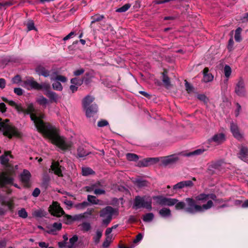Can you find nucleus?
I'll use <instances>...</instances> for the list:
<instances>
[{
    "mask_svg": "<svg viewBox=\"0 0 248 248\" xmlns=\"http://www.w3.org/2000/svg\"><path fill=\"white\" fill-rule=\"evenodd\" d=\"M2 100L14 107L18 112L30 114V117L37 130L48 138L51 142L62 151L70 149L72 142L63 136H61L59 129L55 126L45 123L42 119L44 114L36 110L32 104H29L26 109H24L21 104H17L12 100H9L5 97H2Z\"/></svg>",
    "mask_w": 248,
    "mask_h": 248,
    "instance_id": "nucleus-1",
    "label": "nucleus"
},
{
    "mask_svg": "<svg viewBox=\"0 0 248 248\" xmlns=\"http://www.w3.org/2000/svg\"><path fill=\"white\" fill-rule=\"evenodd\" d=\"M197 201H201L202 202L207 201L206 204L202 206L198 205L195 201L192 198H188L186 199V207L185 208V211L190 214H195L197 212H202L210 209L213 206V200L217 203L223 202L221 199H217V197L214 194H201L196 197Z\"/></svg>",
    "mask_w": 248,
    "mask_h": 248,
    "instance_id": "nucleus-2",
    "label": "nucleus"
},
{
    "mask_svg": "<svg viewBox=\"0 0 248 248\" xmlns=\"http://www.w3.org/2000/svg\"><path fill=\"white\" fill-rule=\"evenodd\" d=\"M94 98L91 95L86 96L83 100L82 105L87 117H93L98 111L96 104L93 103Z\"/></svg>",
    "mask_w": 248,
    "mask_h": 248,
    "instance_id": "nucleus-3",
    "label": "nucleus"
},
{
    "mask_svg": "<svg viewBox=\"0 0 248 248\" xmlns=\"http://www.w3.org/2000/svg\"><path fill=\"white\" fill-rule=\"evenodd\" d=\"M118 215V210L111 206H108L100 211V217L102 218V224L107 226L110 222L114 215Z\"/></svg>",
    "mask_w": 248,
    "mask_h": 248,
    "instance_id": "nucleus-4",
    "label": "nucleus"
},
{
    "mask_svg": "<svg viewBox=\"0 0 248 248\" xmlns=\"http://www.w3.org/2000/svg\"><path fill=\"white\" fill-rule=\"evenodd\" d=\"M0 130L3 131L5 136L9 138L13 137H18L19 135L17 129L10 124L9 120L8 119L0 122Z\"/></svg>",
    "mask_w": 248,
    "mask_h": 248,
    "instance_id": "nucleus-5",
    "label": "nucleus"
},
{
    "mask_svg": "<svg viewBox=\"0 0 248 248\" xmlns=\"http://www.w3.org/2000/svg\"><path fill=\"white\" fill-rule=\"evenodd\" d=\"M152 198L150 196H136L134 200L133 207L136 209L145 208L150 211L152 209Z\"/></svg>",
    "mask_w": 248,
    "mask_h": 248,
    "instance_id": "nucleus-6",
    "label": "nucleus"
},
{
    "mask_svg": "<svg viewBox=\"0 0 248 248\" xmlns=\"http://www.w3.org/2000/svg\"><path fill=\"white\" fill-rule=\"evenodd\" d=\"M153 199L155 201L156 204L162 206H172L178 202L176 199L166 198L162 196H154Z\"/></svg>",
    "mask_w": 248,
    "mask_h": 248,
    "instance_id": "nucleus-7",
    "label": "nucleus"
},
{
    "mask_svg": "<svg viewBox=\"0 0 248 248\" xmlns=\"http://www.w3.org/2000/svg\"><path fill=\"white\" fill-rule=\"evenodd\" d=\"M161 165L163 166H168L176 163L178 160V157L175 155H170L159 159Z\"/></svg>",
    "mask_w": 248,
    "mask_h": 248,
    "instance_id": "nucleus-8",
    "label": "nucleus"
},
{
    "mask_svg": "<svg viewBox=\"0 0 248 248\" xmlns=\"http://www.w3.org/2000/svg\"><path fill=\"white\" fill-rule=\"evenodd\" d=\"M49 211L52 215L56 217H61L64 212L57 202H53L49 207Z\"/></svg>",
    "mask_w": 248,
    "mask_h": 248,
    "instance_id": "nucleus-9",
    "label": "nucleus"
},
{
    "mask_svg": "<svg viewBox=\"0 0 248 248\" xmlns=\"http://www.w3.org/2000/svg\"><path fill=\"white\" fill-rule=\"evenodd\" d=\"M226 140L225 135L223 133H217L215 134L208 140V142L210 144L215 143L216 145H219L222 143Z\"/></svg>",
    "mask_w": 248,
    "mask_h": 248,
    "instance_id": "nucleus-10",
    "label": "nucleus"
},
{
    "mask_svg": "<svg viewBox=\"0 0 248 248\" xmlns=\"http://www.w3.org/2000/svg\"><path fill=\"white\" fill-rule=\"evenodd\" d=\"M235 93L240 96H244L246 94L245 83L242 78H240L236 84Z\"/></svg>",
    "mask_w": 248,
    "mask_h": 248,
    "instance_id": "nucleus-11",
    "label": "nucleus"
},
{
    "mask_svg": "<svg viewBox=\"0 0 248 248\" xmlns=\"http://www.w3.org/2000/svg\"><path fill=\"white\" fill-rule=\"evenodd\" d=\"M22 86L28 90H37L39 87V83L34 80L33 78H30L23 81Z\"/></svg>",
    "mask_w": 248,
    "mask_h": 248,
    "instance_id": "nucleus-12",
    "label": "nucleus"
},
{
    "mask_svg": "<svg viewBox=\"0 0 248 248\" xmlns=\"http://www.w3.org/2000/svg\"><path fill=\"white\" fill-rule=\"evenodd\" d=\"M35 72L38 75L42 76L45 78L50 77L51 76H53L52 74V72L51 70H49L46 68V67L42 65L37 66L35 68Z\"/></svg>",
    "mask_w": 248,
    "mask_h": 248,
    "instance_id": "nucleus-13",
    "label": "nucleus"
},
{
    "mask_svg": "<svg viewBox=\"0 0 248 248\" xmlns=\"http://www.w3.org/2000/svg\"><path fill=\"white\" fill-rule=\"evenodd\" d=\"M31 177V174L28 170H25L21 173L20 180L25 186H29Z\"/></svg>",
    "mask_w": 248,
    "mask_h": 248,
    "instance_id": "nucleus-14",
    "label": "nucleus"
},
{
    "mask_svg": "<svg viewBox=\"0 0 248 248\" xmlns=\"http://www.w3.org/2000/svg\"><path fill=\"white\" fill-rule=\"evenodd\" d=\"M51 168L55 174L59 176H62V168L60 165L59 162L53 161L51 165Z\"/></svg>",
    "mask_w": 248,
    "mask_h": 248,
    "instance_id": "nucleus-15",
    "label": "nucleus"
},
{
    "mask_svg": "<svg viewBox=\"0 0 248 248\" xmlns=\"http://www.w3.org/2000/svg\"><path fill=\"white\" fill-rule=\"evenodd\" d=\"M44 94L49 99L51 102L57 103L60 98L56 93L51 91L46 92Z\"/></svg>",
    "mask_w": 248,
    "mask_h": 248,
    "instance_id": "nucleus-16",
    "label": "nucleus"
},
{
    "mask_svg": "<svg viewBox=\"0 0 248 248\" xmlns=\"http://www.w3.org/2000/svg\"><path fill=\"white\" fill-rule=\"evenodd\" d=\"M13 181V179L5 173H3L0 177V185L11 184Z\"/></svg>",
    "mask_w": 248,
    "mask_h": 248,
    "instance_id": "nucleus-17",
    "label": "nucleus"
},
{
    "mask_svg": "<svg viewBox=\"0 0 248 248\" xmlns=\"http://www.w3.org/2000/svg\"><path fill=\"white\" fill-rule=\"evenodd\" d=\"M231 130L235 138L240 139L242 138V135L239 132L237 125L233 123L231 124Z\"/></svg>",
    "mask_w": 248,
    "mask_h": 248,
    "instance_id": "nucleus-18",
    "label": "nucleus"
},
{
    "mask_svg": "<svg viewBox=\"0 0 248 248\" xmlns=\"http://www.w3.org/2000/svg\"><path fill=\"white\" fill-rule=\"evenodd\" d=\"M209 69L208 68H205L203 71V81L205 82L211 81L213 79V76L210 73H208Z\"/></svg>",
    "mask_w": 248,
    "mask_h": 248,
    "instance_id": "nucleus-19",
    "label": "nucleus"
},
{
    "mask_svg": "<svg viewBox=\"0 0 248 248\" xmlns=\"http://www.w3.org/2000/svg\"><path fill=\"white\" fill-rule=\"evenodd\" d=\"M248 154V149L247 147L242 146L240 149L239 157L242 160H245Z\"/></svg>",
    "mask_w": 248,
    "mask_h": 248,
    "instance_id": "nucleus-20",
    "label": "nucleus"
},
{
    "mask_svg": "<svg viewBox=\"0 0 248 248\" xmlns=\"http://www.w3.org/2000/svg\"><path fill=\"white\" fill-rule=\"evenodd\" d=\"M159 215L163 217H170L171 216V211L170 209L167 208H163L159 211Z\"/></svg>",
    "mask_w": 248,
    "mask_h": 248,
    "instance_id": "nucleus-21",
    "label": "nucleus"
},
{
    "mask_svg": "<svg viewBox=\"0 0 248 248\" xmlns=\"http://www.w3.org/2000/svg\"><path fill=\"white\" fill-rule=\"evenodd\" d=\"M88 201L93 204H100L103 205L102 202H100V201L97 199L96 197L92 195H89L87 197Z\"/></svg>",
    "mask_w": 248,
    "mask_h": 248,
    "instance_id": "nucleus-22",
    "label": "nucleus"
},
{
    "mask_svg": "<svg viewBox=\"0 0 248 248\" xmlns=\"http://www.w3.org/2000/svg\"><path fill=\"white\" fill-rule=\"evenodd\" d=\"M50 79L52 81H57L58 82L61 81L63 83L66 82L67 80V79L65 77L62 75H57L55 77L51 76Z\"/></svg>",
    "mask_w": 248,
    "mask_h": 248,
    "instance_id": "nucleus-23",
    "label": "nucleus"
},
{
    "mask_svg": "<svg viewBox=\"0 0 248 248\" xmlns=\"http://www.w3.org/2000/svg\"><path fill=\"white\" fill-rule=\"evenodd\" d=\"M77 155L79 158L83 157L89 155V152L85 151L82 147H79L77 150Z\"/></svg>",
    "mask_w": 248,
    "mask_h": 248,
    "instance_id": "nucleus-24",
    "label": "nucleus"
},
{
    "mask_svg": "<svg viewBox=\"0 0 248 248\" xmlns=\"http://www.w3.org/2000/svg\"><path fill=\"white\" fill-rule=\"evenodd\" d=\"M36 102L40 105L46 106L48 103V100L43 95H40L36 99Z\"/></svg>",
    "mask_w": 248,
    "mask_h": 248,
    "instance_id": "nucleus-25",
    "label": "nucleus"
},
{
    "mask_svg": "<svg viewBox=\"0 0 248 248\" xmlns=\"http://www.w3.org/2000/svg\"><path fill=\"white\" fill-rule=\"evenodd\" d=\"M205 150L203 148H200L191 152L187 154V156L199 155L202 154Z\"/></svg>",
    "mask_w": 248,
    "mask_h": 248,
    "instance_id": "nucleus-26",
    "label": "nucleus"
},
{
    "mask_svg": "<svg viewBox=\"0 0 248 248\" xmlns=\"http://www.w3.org/2000/svg\"><path fill=\"white\" fill-rule=\"evenodd\" d=\"M50 88V84L47 82H43L41 84H39V87L38 88L37 90H42L45 91V92L47 91H50L49 89Z\"/></svg>",
    "mask_w": 248,
    "mask_h": 248,
    "instance_id": "nucleus-27",
    "label": "nucleus"
},
{
    "mask_svg": "<svg viewBox=\"0 0 248 248\" xmlns=\"http://www.w3.org/2000/svg\"><path fill=\"white\" fill-rule=\"evenodd\" d=\"M154 217V215L152 213H149L144 215L142 217V219L144 222H149L152 221Z\"/></svg>",
    "mask_w": 248,
    "mask_h": 248,
    "instance_id": "nucleus-28",
    "label": "nucleus"
},
{
    "mask_svg": "<svg viewBox=\"0 0 248 248\" xmlns=\"http://www.w3.org/2000/svg\"><path fill=\"white\" fill-rule=\"evenodd\" d=\"M9 157H11V155L9 153H6L4 155L0 157L1 163L3 164H6L9 161Z\"/></svg>",
    "mask_w": 248,
    "mask_h": 248,
    "instance_id": "nucleus-29",
    "label": "nucleus"
},
{
    "mask_svg": "<svg viewBox=\"0 0 248 248\" xmlns=\"http://www.w3.org/2000/svg\"><path fill=\"white\" fill-rule=\"evenodd\" d=\"M242 31V29L240 27L238 28L235 31V35H234V39L237 42H239L241 41V32Z\"/></svg>",
    "mask_w": 248,
    "mask_h": 248,
    "instance_id": "nucleus-30",
    "label": "nucleus"
},
{
    "mask_svg": "<svg viewBox=\"0 0 248 248\" xmlns=\"http://www.w3.org/2000/svg\"><path fill=\"white\" fill-rule=\"evenodd\" d=\"M78 236L75 235H74L69 240V243H68L67 248H74L75 243L78 241Z\"/></svg>",
    "mask_w": 248,
    "mask_h": 248,
    "instance_id": "nucleus-31",
    "label": "nucleus"
},
{
    "mask_svg": "<svg viewBox=\"0 0 248 248\" xmlns=\"http://www.w3.org/2000/svg\"><path fill=\"white\" fill-rule=\"evenodd\" d=\"M126 158L128 160L132 161H136L138 160L139 156L138 155L132 154V153H128L126 155Z\"/></svg>",
    "mask_w": 248,
    "mask_h": 248,
    "instance_id": "nucleus-32",
    "label": "nucleus"
},
{
    "mask_svg": "<svg viewBox=\"0 0 248 248\" xmlns=\"http://www.w3.org/2000/svg\"><path fill=\"white\" fill-rule=\"evenodd\" d=\"M131 7V4L129 3H127L123 5L122 7L118 8L116 12H119V13H123L125 12L126 11H127L129 8Z\"/></svg>",
    "mask_w": 248,
    "mask_h": 248,
    "instance_id": "nucleus-33",
    "label": "nucleus"
},
{
    "mask_svg": "<svg viewBox=\"0 0 248 248\" xmlns=\"http://www.w3.org/2000/svg\"><path fill=\"white\" fill-rule=\"evenodd\" d=\"M52 88L54 90L61 91L62 90L63 87L62 85L60 82L55 81L52 85Z\"/></svg>",
    "mask_w": 248,
    "mask_h": 248,
    "instance_id": "nucleus-34",
    "label": "nucleus"
},
{
    "mask_svg": "<svg viewBox=\"0 0 248 248\" xmlns=\"http://www.w3.org/2000/svg\"><path fill=\"white\" fill-rule=\"evenodd\" d=\"M80 226H81V230L84 231H85V232H87V231H89L91 228L90 223L88 222H83L80 225Z\"/></svg>",
    "mask_w": 248,
    "mask_h": 248,
    "instance_id": "nucleus-35",
    "label": "nucleus"
},
{
    "mask_svg": "<svg viewBox=\"0 0 248 248\" xmlns=\"http://www.w3.org/2000/svg\"><path fill=\"white\" fill-rule=\"evenodd\" d=\"M82 175L84 176H87L94 173V171L90 168H83L82 169Z\"/></svg>",
    "mask_w": 248,
    "mask_h": 248,
    "instance_id": "nucleus-36",
    "label": "nucleus"
},
{
    "mask_svg": "<svg viewBox=\"0 0 248 248\" xmlns=\"http://www.w3.org/2000/svg\"><path fill=\"white\" fill-rule=\"evenodd\" d=\"M99 185V183L96 184V186L95 187L93 192L95 195H102L105 193V191L104 189L98 188Z\"/></svg>",
    "mask_w": 248,
    "mask_h": 248,
    "instance_id": "nucleus-37",
    "label": "nucleus"
},
{
    "mask_svg": "<svg viewBox=\"0 0 248 248\" xmlns=\"http://www.w3.org/2000/svg\"><path fill=\"white\" fill-rule=\"evenodd\" d=\"M102 231L100 230H97L96 232V234L93 237L94 241L95 243H98L100 240V239L102 237Z\"/></svg>",
    "mask_w": 248,
    "mask_h": 248,
    "instance_id": "nucleus-38",
    "label": "nucleus"
},
{
    "mask_svg": "<svg viewBox=\"0 0 248 248\" xmlns=\"http://www.w3.org/2000/svg\"><path fill=\"white\" fill-rule=\"evenodd\" d=\"M146 159L148 164V166L155 164L159 161V158L158 157L147 158Z\"/></svg>",
    "mask_w": 248,
    "mask_h": 248,
    "instance_id": "nucleus-39",
    "label": "nucleus"
},
{
    "mask_svg": "<svg viewBox=\"0 0 248 248\" xmlns=\"http://www.w3.org/2000/svg\"><path fill=\"white\" fill-rule=\"evenodd\" d=\"M104 18L103 15H95L92 16V23L101 20Z\"/></svg>",
    "mask_w": 248,
    "mask_h": 248,
    "instance_id": "nucleus-40",
    "label": "nucleus"
},
{
    "mask_svg": "<svg viewBox=\"0 0 248 248\" xmlns=\"http://www.w3.org/2000/svg\"><path fill=\"white\" fill-rule=\"evenodd\" d=\"M62 228V223L55 222L52 225V231H56L60 230Z\"/></svg>",
    "mask_w": 248,
    "mask_h": 248,
    "instance_id": "nucleus-41",
    "label": "nucleus"
},
{
    "mask_svg": "<svg viewBox=\"0 0 248 248\" xmlns=\"http://www.w3.org/2000/svg\"><path fill=\"white\" fill-rule=\"evenodd\" d=\"M89 203L87 202H83L81 203H78L75 205V207L78 209H84L87 206H88Z\"/></svg>",
    "mask_w": 248,
    "mask_h": 248,
    "instance_id": "nucleus-42",
    "label": "nucleus"
},
{
    "mask_svg": "<svg viewBox=\"0 0 248 248\" xmlns=\"http://www.w3.org/2000/svg\"><path fill=\"white\" fill-rule=\"evenodd\" d=\"M112 239V236H107L106 240L103 243V246L104 248H107L109 246Z\"/></svg>",
    "mask_w": 248,
    "mask_h": 248,
    "instance_id": "nucleus-43",
    "label": "nucleus"
},
{
    "mask_svg": "<svg viewBox=\"0 0 248 248\" xmlns=\"http://www.w3.org/2000/svg\"><path fill=\"white\" fill-rule=\"evenodd\" d=\"M174 205H175V207L177 210H180V209H184L186 206V204L183 202H177Z\"/></svg>",
    "mask_w": 248,
    "mask_h": 248,
    "instance_id": "nucleus-44",
    "label": "nucleus"
},
{
    "mask_svg": "<svg viewBox=\"0 0 248 248\" xmlns=\"http://www.w3.org/2000/svg\"><path fill=\"white\" fill-rule=\"evenodd\" d=\"M18 215L20 217L23 218H26L28 216V214L26 211L25 209L24 208H22L18 211Z\"/></svg>",
    "mask_w": 248,
    "mask_h": 248,
    "instance_id": "nucleus-45",
    "label": "nucleus"
},
{
    "mask_svg": "<svg viewBox=\"0 0 248 248\" xmlns=\"http://www.w3.org/2000/svg\"><path fill=\"white\" fill-rule=\"evenodd\" d=\"M45 214V212L42 210L35 211L33 213V216L39 217L44 216Z\"/></svg>",
    "mask_w": 248,
    "mask_h": 248,
    "instance_id": "nucleus-46",
    "label": "nucleus"
},
{
    "mask_svg": "<svg viewBox=\"0 0 248 248\" xmlns=\"http://www.w3.org/2000/svg\"><path fill=\"white\" fill-rule=\"evenodd\" d=\"M232 73L231 67L228 65H225L224 67V73L227 78H229Z\"/></svg>",
    "mask_w": 248,
    "mask_h": 248,
    "instance_id": "nucleus-47",
    "label": "nucleus"
},
{
    "mask_svg": "<svg viewBox=\"0 0 248 248\" xmlns=\"http://www.w3.org/2000/svg\"><path fill=\"white\" fill-rule=\"evenodd\" d=\"M163 82L165 85L168 88L170 86V83L169 78L163 73Z\"/></svg>",
    "mask_w": 248,
    "mask_h": 248,
    "instance_id": "nucleus-48",
    "label": "nucleus"
},
{
    "mask_svg": "<svg viewBox=\"0 0 248 248\" xmlns=\"http://www.w3.org/2000/svg\"><path fill=\"white\" fill-rule=\"evenodd\" d=\"M140 167H144L148 166V164L146 158H145L142 160L140 161L137 165Z\"/></svg>",
    "mask_w": 248,
    "mask_h": 248,
    "instance_id": "nucleus-49",
    "label": "nucleus"
},
{
    "mask_svg": "<svg viewBox=\"0 0 248 248\" xmlns=\"http://www.w3.org/2000/svg\"><path fill=\"white\" fill-rule=\"evenodd\" d=\"M71 83L77 86H79L82 83V81L79 80L77 78H73L71 79Z\"/></svg>",
    "mask_w": 248,
    "mask_h": 248,
    "instance_id": "nucleus-50",
    "label": "nucleus"
},
{
    "mask_svg": "<svg viewBox=\"0 0 248 248\" xmlns=\"http://www.w3.org/2000/svg\"><path fill=\"white\" fill-rule=\"evenodd\" d=\"M184 187V186L183 182V181H181L179 183H178L176 185H174L173 186V189L174 190H177V189H182Z\"/></svg>",
    "mask_w": 248,
    "mask_h": 248,
    "instance_id": "nucleus-51",
    "label": "nucleus"
},
{
    "mask_svg": "<svg viewBox=\"0 0 248 248\" xmlns=\"http://www.w3.org/2000/svg\"><path fill=\"white\" fill-rule=\"evenodd\" d=\"M84 71H85V70L84 69L80 68V69L75 70L73 74L75 76H80L81 74H82L84 72Z\"/></svg>",
    "mask_w": 248,
    "mask_h": 248,
    "instance_id": "nucleus-52",
    "label": "nucleus"
},
{
    "mask_svg": "<svg viewBox=\"0 0 248 248\" xmlns=\"http://www.w3.org/2000/svg\"><path fill=\"white\" fill-rule=\"evenodd\" d=\"M28 31H31L35 29L33 21H30L27 24Z\"/></svg>",
    "mask_w": 248,
    "mask_h": 248,
    "instance_id": "nucleus-53",
    "label": "nucleus"
},
{
    "mask_svg": "<svg viewBox=\"0 0 248 248\" xmlns=\"http://www.w3.org/2000/svg\"><path fill=\"white\" fill-rule=\"evenodd\" d=\"M96 186V184H93L90 186H87L85 187V189L87 192H94L95 187Z\"/></svg>",
    "mask_w": 248,
    "mask_h": 248,
    "instance_id": "nucleus-54",
    "label": "nucleus"
},
{
    "mask_svg": "<svg viewBox=\"0 0 248 248\" xmlns=\"http://www.w3.org/2000/svg\"><path fill=\"white\" fill-rule=\"evenodd\" d=\"M184 186L185 187H191L193 185V183L191 180H187L183 181Z\"/></svg>",
    "mask_w": 248,
    "mask_h": 248,
    "instance_id": "nucleus-55",
    "label": "nucleus"
},
{
    "mask_svg": "<svg viewBox=\"0 0 248 248\" xmlns=\"http://www.w3.org/2000/svg\"><path fill=\"white\" fill-rule=\"evenodd\" d=\"M233 40L232 37L230 38L229 41V43L228 45V49L230 51L233 49Z\"/></svg>",
    "mask_w": 248,
    "mask_h": 248,
    "instance_id": "nucleus-56",
    "label": "nucleus"
},
{
    "mask_svg": "<svg viewBox=\"0 0 248 248\" xmlns=\"http://www.w3.org/2000/svg\"><path fill=\"white\" fill-rule=\"evenodd\" d=\"M185 86L186 91L188 92H191L193 90V87L186 80H185Z\"/></svg>",
    "mask_w": 248,
    "mask_h": 248,
    "instance_id": "nucleus-57",
    "label": "nucleus"
},
{
    "mask_svg": "<svg viewBox=\"0 0 248 248\" xmlns=\"http://www.w3.org/2000/svg\"><path fill=\"white\" fill-rule=\"evenodd\" d=\"M21 81V78L19 75H16L12 78L13 83H18Z\"/></svg>",
    "mask_w": 248,
    "mask_h": 248,
    "instance_id": "nucleus-58",
    "label": "nucleus"
},
{
    "mask_svg": "<svg viewBox=\"0 0 248 248\" xmlns=\"http://www.w3.org/2000/svg\"><path fill=\"white\" fill-rule=\"evenodd\" d=\"M108 124V123L106 120H103L98 122L97 125L99 127H103L107 125Z\"/></svg>",
    "mask_w": 248,
    "mask_h": 248,
    "instance_id": "nucleus-59",
    "label": "nucleus"
},
{
    "mask_svg": "<svg viewBox=\"0 0 248 248\" xmlns=\"http://www.w3.org/2000/svg\"><path fill=\"white\" fill-rule=\"evenodd\" d=\"M14 93L18 95H21L23 93V91L20 88H15Z\"/></svg>",
    "mask_w": 248,
    "mask_h": 248,
    "instance_id": "nucleus-60",
    "label": "nucleus"
},
{
    "mask_svg": "<svg viewBox=\"0 0 248 248\" xmlns=\"http://www.w3.org/2000/svg\"><path fill=\"white\" fill-rule=\"evenodd\" d=\"M197 97L199 100L203 102H205L207 100L206 96L203 94H198Z\"/></svg>",
    "mask_w": 248,
    "mask_h": 248,
    "instance_id": "nucleus-61",
    "label": "nucleus"
},
{
    "mask_svg": "<svg viewBox=\"0 0 248 248\" xmlns=\"http://www.w3.org/2000/svg\"><path fill=\"white\" fill-rule=\"evenodd\" d=\"M68 243L67 242H60L58 243V246L60 248H67Z\"/></svg>",
    "mask_w": 248,
    "mask_h": 248,
    "instance_id": "nucleus-62",
    "label": "nucleus"
},
{
    "mask_svg": "<svg viewBox=\"0 0 248 248\" xmlns=\"http://www.w3.org/2000/svg\"><path fill=\"white\" fill-rule=\"evenodd\" d=\"M236 109L235 111V116L237 117L239 115V112L241 109V107L239 104L236 103Z\"/></svg>",
    "mask_w": 248,
    "mask_h": 248,
    "instance_id": "nucleus-63",
    "label": "nucleus"
},
{
    "mask_svg": "<svg viewBox=\"0 0 248 248\" xmlns=\"http://www.w3.org/2000/svg\"><path fill=\"white\" fill-rule=\"evenodd\" d=\"M40 193V189L38 188H36L34 189V190H33V191L32 192V195L34 197H36L39 196Z\"/></svg>",
    "mask_w": 248,
    "mask_h": 248,
    "instance_id": "nucleus-64",
    "label": "nucleus"
}]
</instances>
